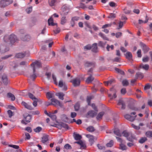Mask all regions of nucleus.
<instances>
[{"label": "nucleus", "instance_id": "obj_1", "mask_svg": "<svg viewBox=\"0 0 152 152\" xmlns=\"http://www.w3.org/2000/svg\"><path fill=\"white\" fill-rule=\"evenodd\" d=\"M4 41L8 44H13L17 40L15 35L12 34L10 36H5L4 38Z\"/></svg>", "mask_w": 152, "mask_h": 152}, {"label": "nucleus", "instance_id": "obj_2", "mask_svg": "<svg viewBox=\"0 0 152 152\" xmlns=\"http://www.w3.org/2000/svg\"><path fill=\"white\" fill-rule=\"evenodd\" d=\"M116 138L117 141L120 143L119 144V149L123 151L126 150L127 148L125 145V141L119 137H116Z\"/></svg>", "mask_w": 152, "mask_h": 152}, {"label": "nucleus", "instance_id": "obj_3", "mask_svg": "<svg viewBox=\"0 0 152 152\" xmlns=\"http://www.w3.org/2000/svg\"><path fill=\"white\" fill-rule=\"evenodd\" d=\"M28 72L29 74V75L28 77H30L32 80H34L37 77L35 67H31V68L29 69Z\"/></svg>", "mask_w": 152, "mask_h": 152}, {"label": "nucleus", "instance_id": "obj_4", "mask_svg": "<svg viewBox=\"0 0 152 152\" xmlns=\"http://www.w3.org/2000/svg\"><path fill=\"white\" fill-rule=\"evenodd\" d=\"M24 119L22 120L21 122L22 124H27V123L30 122L31 118V116L28 113H25L23 115Z\"/></svg>", "mask_w": 152, "mask_h": 152}, {"label": "nucleus", "instance_id": "obj_5", "mask_svg": "<svg viewBox=\"0 0 152 152\" xmlns=\"http://www.w3.org/2000/svg\"><path fill=\"white\" fill-rule=\"evenodd\" d=\"M121 134H123L124 136L126 137L127 140L131 142L133 141L132 139L134 138V137L131 133L126 131H124Z\"/></svg>", "mask_w": 152, "mask_h": 152}, {"label": "nucleus", "instance_id": "obj_6", "mask_svg": "<svg viewBox=\"0 0 152 152\" xmlns=\"http://www.w3.org/2000/svg\"><path fill=\"white\" fill-rule=\"evenodd\" d=\"M94 69V68L92 67L88 71V74L90 76L88 77L86 80V82L87 83H91L94 79V78L92 75L91 74H89V72H92Z\"/></svg>", "mask_w": 152, "mask_h": 152}, {"label": "nucleus", "instance_id": "obj_7", "mask_svg": "<svg viewBox=\"0 0 152 152\" xmlns=\"http://www.w3.org/2000/svg\"><path fill=\"white\" fill-rule=\"evenodd\" d=\"M62 12L61 13V15H67L69 12V8L66 5H63L61 8Z\"/></svg>", "mask_w": 152, "mask_h": 152}, {"label": "nucleus", "instance_id": "obj_8", "mask_svg": "<svg viewBox=\"0 0 152 152\" xmlns=\"http://www.w3.org/2000/svg\"><path fill=\"white\" fill-rule=\"evenodd\" d=\"M49 136L47 135H44L42 137L41 141L44 144L48 145Z\"/></svg>", "mask_w": 152, "mask_h": 152}, {"label": "nucleus", "instance_id": "obj_9", "mask_svg": "<svg viewBox=\"0 0 152 152\" xmlns=\"http://www.w3.org/2000/svg\"><path fill=\"white\" fill-rule=\"evenodd\" d=\"M70 82L72 83L74 86L76 87L80 85V79L77 78L73 79Z\"/></svg>", "mask_w": 152, "mask_h": 152}, {"label": "nucleus", "instance_id": "obj_10", "mask_svg": "<svg viewBox=\"0 0 152 152\" xmlns=\"http://www.w3.org/2000/svg\"><path fill=\"white\" fill-rule=\"evenodd\" d=\"M8 0H1L0 2V6L1 7H5L11 3Z\"/></svg>", "mask_w": 152, "mask_h": 152}, {"label": "nucleus", "instance_id": "obj_11", "mask_svg": "<svg viewBox=\"0 0 152 152\" xmlns=\"http://www.w3.org/2000/svg\"><path fill=\"white\" fill-rule=\"evenodd\" d=\"M53 105L54 106L58 105L59 106L62 107L63 106L62 103H61L59 101L54 98L52 99H51Z\"/></svg>", "mask_w": 152, "mask_h": 152}, {"label": "nucleus", "instance_id": "obj_12", "mask_svg": "<svg viewBox=\"0 0 152 152\" xmlns=\"http://www.w3.org/2000/svg\"><path fill=\"white\" fill-rule=\"evenodd\" d=\"M1 80L5 85H7L8 83L7 76L6 75L3 74L1 76Z\"/></svg>", "mask_w": 152, "mask_h": 152}, {"label": "nucleus", "instance_id": "obj_13", "mask_svg": "<svg viewBox=\"0 0 152 152\" xmlns=\"http://www.w3.org/2000/svg\"><path fill=\"white\" fill-rule=\"evenodd\" d=\"M140 45L144 53L147 52L149 50V48L146 45L142 42L140 43Z\"/></svg>", "mask_w": 152, "mask_h": 152}, {"label": "nucleus", "instance_id": "obj_14", "mask_svg": "<svg viewBox=\"0 0 152 152\" xmlns=\"http://www.w3.org/2000/svg\"><path fill=\"white\" fill-rule=\"evenodd\" d=\"M136 117V115H135L134 116H133L129 114H126L124 116V117L126 119L131 121H133Z\"/></svg>", "mask_w": 152, "mask_h": 152}, {"label": "nucleus", "instance_id": "obj_15", "mask_svg": "<svg viewBox=\"0 0 152 152\" xmlns=\"http://www.w3.org/2000/svg\"><path fill=\"white\" fill-rule=\"evenodd\" d=\"M118 105H122L121 109H122L124 110L125 108V103L122 98H121L119 100Z\"/></svg>", "mask_w": 152, "mask_h": 152}, {"label": "nucleus", "instance_id": "obj_16", "mask_svg": "<svg viewBox=\"0 0 152 152\" xmlns=\"http://www.w3.org/2000/svg\"><path fill=\"white\" fill-rule=\"evenodd\" d=\"M84 65L85 66H95V63L94 62L86 61L84 62Z\"/></svg>", "mask_w": 152, "mask_h": 152}, {"label": "nucleus", "instance_id": "obj_17", "mask_svg": "<svg viewBox=\"0 0 152 152\" xmlns=\"http://www.w3.org/2000/svg\"><path fill=\"white\" fill-rule=\"evenodd\" d=\"M41 65V64L40 61H36L33 62L30 65L31 66H40Z\"/></svg>", "mask_w": 152, "mask_h": 152}, {"label": "nucleus", "instance_id": "obj_18", "mask_svg": "<svg viewBox=\"0 0 152 152\" xmlns=\"http://www.w3.org/2000/svg\"><path fill=\"white\" fill-rule=\"evenodd\" d=\"M21 104L24 106V107L29 110H32L33 109V107L31 106L28 104L27 103L24 102H22L21 103Z\"/></svg>", "mask_w": 152, "mask_h": 152}, {"label": "nucleus", "instance_id": "obj_19", "mask_svg": "<svg viewBox=\"0 0 152 152\" xmlns=\"http://www.w3.org/2000/svg\"><path fill=\"white\" fill-rule=\"evenodd\" d=\"M9 50V48L8 47H6L5 46L3 45L0 46V51L2 53H4Z\"/></svg>", "mask_w": 152, "mask_h": 152}, {"label": "nucleus", "instance_id": "obj_20", "mask_svg": "<svg viewBox=\"0 0 152 152\" xmlns=\"http://www.w3.org/2000/svg\"><path fill=\"white\" fill-rule=\"evenodd\" d=\"M91 49L92 52L95 53L97 52L98 49L97 44L95 43L93 44Z\"/></svg>", "mask_w": 152, "mask_h": 152}, {"label": "nucleus", "instance_id": "obj_21", "mask_svg": "<svg viewBox=\"0 0 152 152\" xmlns=\"http://www.w3.org/2000/svg\"><path fill=\"white\" fill-rule=\"evenodd\" d=\"M73 136L75 139L76 140H80L82 138L81 135L76 134L75 132L74 133Z\"/></svg>", "mask_w": 152, "mask_h": 152}, {"label": "nucleus", "instance_id": "obj_22", "mask_svg": "<svg viewBox=\"0 0 152 152\" xmlns=\"http://www.w3.org/2000/svg\"><path fill=\"white\" fill-rule=\"evenodd\" d=\"M48 21L49 26H54L57 25V23H53V20L52 17L48 19Z\"/></svg>", "mask_w": 152, "mask_h": 152}, {"label": "nucleus", "instance_id": "obj_23", "mask_svg": "<svg viewBox=\"0 0 152 152\" xmlns=\"http://www.w3.org/2000/svg\"><path fill=\"white\" fill-rule=\"evenodd\" d=\"M126 58L129 60H131L132 58V53L129 52H127L125 54Z\"/></svg>", "mask_w": 152, "mask_h": 152}, {"label": "nucleus", "instance_id": "obj_24", "mask_svg": "<svg viewBox=\"0 0 152 152\" xmlns=\"http://www.w3.org/2000/svg\"><path fill=\"white\" fill-rule=\"evenodd\" d=\"M26 56L25 53H20L16 54L15 57L17 58H23Z\"/></svg>", "mask_w": 152, "mask_h": 152}, {"label": "nucleus", "instance_id": "obj_25", "mask_svg": "<svg viewBox=\"0 0 152 152\" xmlns=\"http://www.w3.org/2000/svg\"><path fill=\"white\" fill-rule=\"evenodd\" d=\"M75 143L79 144L80 145L81 147H83L84 149H85L86 147L85 144L81 140L75 142Z\"/></svg>", "mask_w": 152, "mask_h": 152}, {"label": "nucleus", "instance_id": "obj_26", "mask_svg": "<svg viewBox=\"0 0 152 152\" xmlns=\"http://www.w3.org/2000/svg\"><path fill=\"white\" fill-rule=\"evenodd\" d=\"M143 77L144 75L142 73L140 72H137L135 75V77L137 79L139 78L141 79L143 78Z\"/></svg>", "mask_w": 152, "mask_h": 152}, {"label": "nucleus", "instance_id": "obj_27", "mask_svg": "<svg viewBox=\"0 0 152 152\" xmlns=\"http://www.w3.org/2000/svg\"><path fill=\"white\" fill-rule=\"evenodd\" d=\"M7 97L11 99L12 101H14L15 98L14 95L10 93H8L7 94Z\"/></svg>", "mask_w": 152, "mask_h": 152}, {"label": "nucleus", "instance_id": "obj_28", "mask_svg": "<svg viewBox=\"0 0 152 152\" xmlns=\"http://www.w3.org/2000/svg\"><path fill=\"white\" fill-rule=\"evenodd\" d=\"M97 113L93 110H91L88 113V114L91 117H93L97 114Z\"/></svg>", "mask_w": 152, "mask_h": 152}, {"label": "nucleus", "instance_id": "obj_29", "mask_svg": "<svg viewBox=\"0 0 152 152\" xmlns=\"http://www.w3.org/2000/svg\"><path fill=\"white\" fill-rule=\"evenodd\" d=\"M30 39V37L29 35L23 36L21 38L22 40L23 41H28Z\"/></svg>", "mask_w": 152, "mask_h": 152}, {"label": "nucleus", "instance_id": "obj_30", "mask_svg": "<svg viewBox=\"0 0 152 152\" xmlns=\"http://www.w3.org/2000/svg\"><path fill=\"white\" fill-rule=\"evenodd\" d=\"M56 95L58 96L59 99L63 100L64 99L63 97L64 94L63 93H56Z\"/></svg>", "mask_w": 152, "mask_h": 152}, {"label": "nucleus", "instance_id": "obj_31", "mask_svg": "<svg viewBox=\"0 0 152 152\" xmlns=\"http://www.w3.org/2000/svg\"><path fill=\"white\" fill-rule=\"evenodd\" d=\"M67 20L66 17L65 16L62 17L61 19V24L62 25H64L67 22Z\"/></svg>", "mask_w": 152, "mask_h": 152}, {"label": "nucleus", "instance_id": "obj_32", "mask_svg": "<svg viewBox=\"0 0 152 152\" xmlns=\"http://www.w3.org/2000/svg\"><path fill=\"white\" fill-rule=\"evenodd\" d=\"M99 35L104 40H109L108 38L106 36L102 33L100 32L99 34Z\"/></svg>", "mask_w": 152, "mask_h": 152}, {"label": "nucleus", "instance_id": "obj_33", "mask_svg": "<svg viewBox=\"0 0 152 152\" xmlns=\"http://www.w3.org/2000/svg\"><path fill=\"white\" fill-rule=\"evenodd\" d=\"M114 69L117 73L121 75H124V71L122 70L121 69L115 67L114 68Z\"/></svg>", "mask_w": 152, "mask_h": 152}, {"label": "nucleus", "instance_id": "obj_34", "mask_svg": "<svg viewBox=\"0 0 152 152\" xmlns=\"http://www.w3.org/2000/svg\"><path fill=\"white\" fill-rule=\"evenodd\" d=\"M114 133L117 136L121 137L122 135L121 134L119 130L117 129H115L114 131Z\"/></svg>", "mask_w": 152, "mask_h": 152}, {"label": "nucleus", "instance_id": "obj_35", "mask_svg": "<svg viewBox=\"0 0 152 152\" xmlns=\"http://www.w3.org/2000/svg\"><path fill=\"white\" fill-rule=\"evenodd\" d=\"M48 116L52 119L53 121H56V115L53 113H51L49 114Z\"/></svg>", "mask_w": 152, "mask_h": 152}, {"label": "nucleus", "instance_id": "obj_36", "mask_svg": "<svg viewBox=\"0 0 152 152\" xmlns=\"http://www.w3.org/2000/svg\"><path fill=\"white\" fill-rule=\"evenodd\" d=\"M56 1L57 0H49V4L51 6H54Z\"/></svg>", "mask_w": 152, "mask_h": 152}, {"label": "nucleus", "instance_id": "obj_37", "mask_svg": "<svg viewBox=\"0 0 152 152\" xmlns=\"http://www.w3.org/2000/svg\"><path fill=\"white\" fill-rule=\"evenodd\" d=\"M104 114V112H102L99 113L97 116H96V118L97 120H99L100 119H101L103 116Z\"/></svg>", "mask_w": 152, "mask_h": 152}, {"label": "nucleus", "instance_id": "obj_38", "mask_svg": "<svg viewBox=\"0 0 152 152\" xmlns=\"http://www.w3.org/2000/svg\"><path fill=\"white\" fill-rule=\"evenodd\" d=\"M87 130L89 132H94L95 129L93 126H89L87 128Z\"/></svg>", "mask_w": 152, "mask_h": 152}, {"label": "nucleus", "instance_id": "obj_39", "mask_svg": "<svg viewBox=\"0 0 152 152\" xmlns=\"http://www.w3.org/2000/svg\"><path fill=\"white\" fill-rule=\"evenodd\" d=\"M114 48V47L113 45H109L107 44L106 47V49L108 51H110V50H113Z\"/></svg>", "mask_w": 152, "mask_h": 152}, {"label": "nucleus", "instance_id": "obj_40", "mask_svg": "<svg viewBox=\"0 0 152 152\" xmlns=\"http://www.w3.org/2000/svg\"><path fill=\"white\" fill-rule=\"evenodd\" d=\"M46 95L49 99L52 98L54 97V94L50 92H47Z\"/></svg>", "mask_w": 152, "mask_h": 152}, {"label": "nucleus", "instance_id": "obj_41", "mask_svg": "<svg viewBox=\"0 0 152 152\" xmlns=\"http://www.w3.org/2000/svg\"><path fill=\"white\" fill-rule=\"evenodd\" d=\"M74 108L75 111H78L80 108V104L79 103H77L74 106Z\"/></svg>", "mask_w": 152, "mask_h": 152}, {"label": "nucleus", "instance_id": "obj_42", "mask_svg": "<svg viewBox=\"0 0 152 152\" xmlns=\"http://www.w3.org/2000/svg\"><path fill=\"white\" fill-rule=\"evenodd\" d=\"M113 140H111L109 142L106 144V145L107 147H110L113 145Z\"/></svg>", "mask_w": 152, "mask_h": 152}, {"label": "nucleus", "instance_id": "obj_43", "mask_svg": "<svg viewBox=\"0 0 152 152\" xmlns=\"http://www.w3.org/2000/svg\"><path fill=\"white\" fill-rule=\"evenodd\" d=\"M115 80L114 79H111L107 82H104V83L106 84V85H108V84H111L112 83L115 82Z\"/></svg>", "mask_w": 152, "mask_h": 152}, {"label": "nucleus", "instance_id": "obj_44", "mask_svg": "<svg viewBox=\"0 0 152 152\" xmlns=\"http://www.w3.org/2000/svg\"><path fill=\"white\" fill-rule=\"evenodd\" d=\"M61 126V127L64 128L65 129H69V126H68L67 124H66L61 123L60 124Z\"/></svg>", "mask_w": 152, "mask_h": 152}, {"label": "nucleus", "instance_id": "obj_45", "mask_svg": "<svg viewBox=\"0 0 152 152\" xmlns=\"http://www.w3.org/2000/svg\"><path fill=\"white\" fill-rule=\"evenodd\" d=\"M65 84V83H64L63 81L62 80H61L59 81V83L58 84V86L60 87H62Z\"/></svg>", "mask_w": 152, "mask_h": 152}, {"label": "nucleus", "instance_id": "obj_46", "mask_svg": "<svg viewBox=\"0 0 152 152\" xmlns=\"http://www.w3.org/2000/svg\"><path fill=\"white\" fill-rule=\"evenodd\" d=\"M28 65V64L27 62L25 61H22L20 62V65L21 66H26Z\"/></svg>", "mask_w": 152, "mask_h": 152}, {"label": "nucleus", "instance_id": "obj_47", "mask_svg": "<svg viewBox=\"0 0 152 152\" xmlns=\"http://www.w3.org/2000/svg\"><path fill=\"white\" fill-rule=\"evenodd\" d=\"M33 100L34 101L33 102V104L34 107H36L37 105V102L39 101V100L38 99L36 98Z\"/></svg>", "mask_w": 152, "mask_h": 152}, {"label": "nucleus", "instance_id": "obj_48", "mask_svg": "<svg viewBox=\"0 0 152 152\" xmlns=\"http://www.w3.org/2000/svg\"><path fill=\"white\" fill-rule=\"evenodd\" d=\"M147 140V138L146 137H142L139 140V142L140 143H143Z\"/></svg>", "mask_w": 152, "mask_h": 152}, {"label": "nucleus", "instance_id": "obj_49", "mask_svg": "<svg viewBox=\"0 0 152 152\" xmlns=\"http://www.w3.org/2000/svg\"><path fill=\"white\" fill-rule=\"evenodd\" d=\"M28 95L30 99H32L33 100H34V99L37 98L34 96V95L33 94H32L30 93H28Z\"/></svg>", "mask_w": 152, "mask_h": 152}, {"label": "nucleus", "instance_id": "obj_50", "mask_svg": "<svg viewBox=\"0 0 152 152\" xmlns=\"http://www.w3.org/2000/svg\"><path fill=\"white\" fill-rule=\"evenodd\" d=\"M116 16L115 14L114 13H110L108 16V18H114Z\"/></svg>", "mask_w": 152, "mask_h": 152}, {"label": "nucleus", "instance_id": "obj_51", "mask_svg": "<svg viewBox=\"0 0 152 152\" xmlns=\"http://www.w3.org/2000/svg\"><path fill=\"white\" fill-rule=\"evenodd\" d=\"M42 128L40 127H38L34 129V131L36 132H39L42 130Z\"/></svg>", "mask_w": 152, "mask_h": 152}, {"label": "nucleus", "instance_id": "obj_52", "mask_svg": "<svg viewBox=\"0 0 152 152\" xmlns=\"http://www.w3.org/2000/svg\"><path fill=\"white\" fill-rule=\"evenodd\" d=\"M122 84L123 86H127L129 84L128 81L126 80H124L122 81Z\"/></svg>", "mask_w": 152, "mask_h": 152}, {"label": "nucleus", "instance_id": "obj_53", "mask_svg": "<svg viewBox=\"0 0 152 152\" xmlns=\"http://www.w3.org/2000/svg\"><path fill=\"white\" fill-rule=\"evenodd\" d=\"M52 77L53 80L54 81L55 84L56 85H57L58 83L56 81V77L53 74L52 75Z\"/></svg>", "mask_w": 152, "mask_h": 152}, {"label": "nucleus", "instance_id": "obj_54", "mask_svg": "<svg viewBox=\"0 0 152 152\" xmlns=\"http://www.w3.org/2000/svg\"><path fill=\"white\" fill-rule=\"evenodd\" d=\"M94 137L93 136H91V137L89 138V141L90 142L91 145H92L94 142Z\"/></svg>", "mask_w": 152, "mask_h": 152}, {"label": "nucleus", "instance_id": "obj_55", "mask_svg": "<svg viewBox=\"0 0 152 152\" xmlns=\"http://www.w3.org/2000/svg\"><path fill=\"white\" fill-rule=\"evenodd\" d=\"M129 107L130 109L134 110L135 111H137L138 110V108L137 107H136L133 105L129 106Z\"/></svg>", "mask_w": 152, "mask_h": 152}, {"label": "nucleus", "instance_id": "obj_56", "mask_svg": "<svg viewBox=\"0 0 152 152\" xmlns=\"http://www.w3.org/2000/svg\"><path fill=\"white\" fill-rule=\"evenodd\" d=\"M7 113L10 118H11L13 115V113L11 110H8L7 111Z\"/></svg>", "mask_w": 152, "mask_h": 152}, {"label": "nucleus", "instance_id": "obj_57", "mask_svg": "<svg viewBox=\"0 0 152 152\" xmlns=\"http://www.w3.org/2000/svg\"><path fill=\"white\" fill-rule=\"evenodd\" d=\"M79 7L83 9H85L87 8L86 5L82 3H80Z\"/></svg>", "mask_w": 152, "mask_h": 152}, {"label": "nucleus", "instance_id": "obj_58", "mask_svg": "<svg viewBox=\"0 0 152 152\" xmlns=\"http://www.w3.org/2000/svg\"><path fill=\"white\" fill-rule=\"evenodd\" d=\"M8 146L9 147H12L17 150L19 149V147L18 145H9Z\"/></svg>", "mask_w": 152, "mask_h": 152}, {"label": "nucleus", "instance_id": "obj_59", "mask_svg": "<svg viewBox=\"0 0 152 152\" xmlns=\"http://www.w3.org/2000/svg\"><path fill=\"white\" fill-rule=\"evenodd\" d=\"M64 148L66 149H72V147L71 145L68 144L65 145L64 146Z\"/></svg>", "mask_w": 152, "mask_h": 152}, {"label": "nucleus", "instance_id": "obj_60", "mask_svg": "<svg viewBox=\"0 0 152 152\" xmlns=\"http://www.w3.org/2000/svg\"><path fill=\"white\" fill-rule=\"evenodd\" d=\"M146 135L147 137H152V132H147L146 133Z\"/></svg>", "mask_w": 152, "mask_h": 152}, {"label": "nucleus", "instance_id": "obj_61", "mask_svg": "<svg viewBox=\"0 0 152 152\" xmlns=\"http://www.w3.org/2000/svg\"><path fill=\"white\" fill-rule=\"evenodd\" d=\"M151 87V85L149 83H148L144 87V89L145 90L149 89Z\"/></svg>", "mask_w": 152, "mask_h": 152}, {"label": "nucleus", "instance_id": "obj_62", "mask_svg": "<svg viewBox=\"0 0 152 152\" xmlns=\"http://www.w3.org/2000/svg\"><path fill=\"white\" fill-rule=\"evenodd\" d=\"M105 44V43H104L101 41H99L98 43L99 46L102 47H104V46Z\"/></svg>", "mask_w": 152, "mask_h": 152}, {"label": "nucleus", "instance_id": "obj_63", "mask_svg": "<svg viewBox=\"0 0 152 152\" xmlns=\"http://www.w3.org/2000/svg\"><path fill=\"white\" fill-rule=\"evenodd\" d=\"M112 25V23H109L106 24L103 26L102 27V28H104L109 27H110Z\"/></svg>", "mask_w": 152, "mask_h": 152}, {"label": "nucleus", "instance_id": "obj_64", "mask_svg": "<svg viewBox=\"0 0 152 152\" xmlns=\"http://www.w3.org/2000/svg\"><path fill=\"white\" fill-rule=\"evenodd\" d=\"M149 59V57L148 56H146L145 57H143L142 59V60L143 62H147L148 61Z\"/></svg>", "mask_w": 152, "mask_h": 152}]
</instances>
